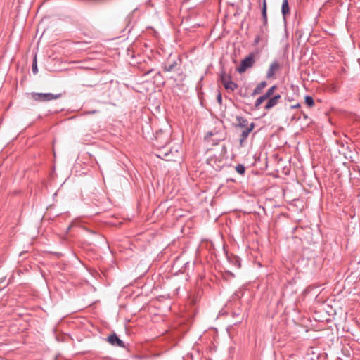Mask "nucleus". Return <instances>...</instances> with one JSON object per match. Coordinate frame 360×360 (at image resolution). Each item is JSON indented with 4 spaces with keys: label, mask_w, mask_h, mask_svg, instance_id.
<instances>
[{
    "label": "nucleus",
    "mask_w": 360,
    "mask_h": 360,
    "mask_svg": "<svg viewBox=\"0 0 360 360\" xmlns=\"http://www.w3.org/2000/svg\"><path fill=\"white\" fill-rule=\"evenodd\" d=\"M181 64V58L179 56L172 58L169 56L163 64V69L166 72L176 71L179 69Z\"/></svg>",
    "instance_id": "1"
},
{
    "label": "nucleus",
    "mask_w": 360,
    "mask_h": 360,
    "mask_svg": "<svg viewBox=\"0 0 360 360\" xmlns=\"http://www.w3.org/2000/svg\"><path fill=\"white\" fill-rule=\"evenodd\" d=\"M32 98L39 102L50 101L61 97V94H53L51 93H35L31 94Z\"/></svg>",
    "instance_id": "2"
},
{
    "label": "nucleus",
    "mask_w": 360,
    "mask_h": 360,
    "mask_svg": "<svg viewBox=\"0 0 360 360\" xmlns=\"http://www.w3.org/2000/svg\"><path fill=\"white\" fill-rule=\"evenodd\" d=\"M255 62V55L253 53H250L247 57L241 60L240 65L236 68V70L239 73H243L247 69L252 67Z\"/></svg>",
    "instance_id": "3"
},
{
    "label": "nucleus",
    "mask_w": 360,
    "mask_h": 360,
    "mask_svg": "<svg viewBox=\"0 0 360 360\" xmlns=\"http://www.w3.org/2000/svg\"><path fill=\"white\" fill-rule=\"evenodd\" d=\"M266 10H267L266 1L262 0V17L263 25L260 27V31L263 32H264V30L268 31Z\"/></svg>",
    "instance_id": "4"
},
{
    "label": "nucleus",
    "mask_w": 360,
    "mask_h": 360,
    "mask_svg": "<svg viewBox=\"0 0 360 360\" xmlns=\"http://www.w3.org/2000/svg\"><path fill=\"white\" fill-rule=\"evenodd\" d=\"M267 32L266 30H264V32L260 31V33L255 37L253 44L257 46L261 42L263 46H265L268 41Z\"/></svg>",
    "instance_id": "5"
},
{
    "label": "nucleus",
    "mask_w": 360,
    "mask_h": 360,
    "mask_svg": "<svg viewBox=\"0 0 360 360\" xmlns=\"http://www.w3.org/2000/svg\"><path fill=\"white\" fill-rule=\"evenodd\" d=\"M255 126V123L252 122L250 124L248 127H247L246 129H244V130L242 131L240 136V140H239L240 146H243V142L246 141L250 133L254 129Z\"/></svg>",
    "instance_id": "6"
},
{
    "label": "nucleus",
    "mask_w": 360,
    "mask_h": 360,
    "mask_svg": "<svg viewBox=\"0 0 360 360\" xmlns=\"http://www.w3.org/2000/svg\"><path fill=\"white\" fill-rule=\"evenodd\" d=\"M108 341L112 346H117L122 348L125 347L124 342L120 340L115 333L109 335L108 338Z\"/></svg>",
    "instance_id": "7"
},
{
    "label": "nucleus",
    "mask_w": 360,
    "mask_h": 360,
    "mask_svg": "<svg viewBox=\"0 0 360 360\" xmlns=\"http://www.w3.org/2000/svg\"><path fill=\"white\" fill-rule=\"evenodd\" d=\"M280 68V65L278 61L274 60L272 62L267 70L266 72V78H271L276 73L277 70Z\"/></svg>",
    "instance_id": "8"
},
{
    "label": "nucleus",
    "mask_w": 360,
    "mask_h": 360,
    "mask_svg": "<svg viewBox=\"0 0 360 360\" xmlns=\"http://www.w3.org/2000/svg\"><path fill=\"white\" fill-rule=\"evenodd\" d=\"M281 98V95L278 94L273 97L269 98L268 101L266 103L264 108L265 110H270L274 107L278 102V100Z\"/></svg>",
    "instance_id": "9"
},
{
    "label": "nucleus",
    "mask_w": 360,
    "mask_h": 360,
    "mask_svg": "<svg viewBox=\"0 0 360 360\" xmlns=\"http://www.w3.org/2000/svg\"><path fill=\"white\" fill-rule=\"evenodd\" d=\"M236 120L237 122L236 127L243 129H246L250 125L246 118L242 116H236Z\"/></svg>",
    "instance_id": "10"
},
{
    "label": "nucleus",
    "mask_w": 360,
    "mask_h": 360,
    "mask_svg": "<svg viewBox=\"0 0 360 360\" xmlns=\"http://www.w3.org/2000/svg\"><path fill=\"white\" fill-rule=\"evenodd\" d=\"M267 83L265 81H262L260 83H259L254 91L252 93V96H254L255 95L259 94L262 93L263 89L266 86Z\"/></svg>",
    "instance_id": "11"
},
{
    "label": "nucleus",
    "mask_w": 360,
    "mask_h": 360,
    "mask_svg": "<svg viewBox=\"0 0 360 360\" xmlns=\"http://www.w3.org/2000/svg\"><path fill=\"white\" fill-rule=\"evenodd\" d=\"M281 13L283 15V18H285L286 15L290 14L288 0H283L281 6Z\"/></svg>",
    "instance_id": "12"
},
{
    "label": "nucleus",
    "mask_w": 360,
    "mask_h": 360,
    "mask_svg": "<svg viewBox=\"0 0 360 360\" xmlns=\"http://www.w3.org/2000/svg\"><path fill=\"white\" fill-rule=\"evenodd\" d=\"M231 80V76L229 74H226L224 70H222L220 74V81L222 84L224 86V84L227 82H230Z\"/></svg>",
    "instance_id": "13"
},
{
    "label": "nucleus",
    "mask_w": 360,
    "mask_h": 360,
    "mask_svg": "<svg viewBox=\"0 0 360 360\" xmlns=\"http://www.w3.org/2000/svg\"><path fill=\"white\" fill-rule=\"evenodd\" d=\"M224 86L226 90L234 91L238 86L237 84L231 80L230 82H226Z\"/></svg>",
    "instance_id": "14"
},
{
    "label": "nucleus",
    "mask_w": 360,
    "mask_h": 360,
    "mask_svg": "<svg viewBox=\"0 0 360 360\" xmlns=\"http://www.w3.org/2000/svg\"><path fill=\"white\" fill-rule=\"evenodd\" d=\"M266 99H268L264 94L260 96L255 101V107L258 108L259 106Z\"/></svg>",
    "instance_id": "15"
},
{
    "label": "nucleus",
    "mask_w": 360,
    "mask_h": 360,
    "mask_svg": "<svg viewBox=\"0 0 360 360\" xmlns=\"http://www.w3.org/2000/svg\"><path fill=\"white\" fill-rule=\"evenodd\" d=\"M305 103L309 107H312L314 105V98L311 96H306L304 98Z\"/></svg>",
    "instance_id": "16"
},
{
    "label": "nucleus",
    "mask_w": 360,
    "mask_h": 360,
    "mask_svg": "<svg viewBox=\"0 0 360 360\" xmlns=\"http://www.w3.org/2000/svg\"><path fill=\"white\" fill-rule=\"evenodd\" d=\"M236 170L237 171V172L241 175L244 174L245 172V167H244L243 165L242 164H238L236 165Z\"/></svg>",
    "instance_id": "17"
},
{
    "label": "nucleus",
    "mask_w": 360,
    "mask_h": 360,
    "mask_svg": "<svg viewBox=\"0 0 360 360\" xmlns=\"http://www.w3.org/2000/svg\"><path fill=\"white\" fill-rule=\"evenodd\" d=\"M276 89V86H272L271 88H269L266 92L264 94L267 98H271V96L274 94V90Z\"/></svg>",
    "instance_id": "18"
},
{
    "label": "nucleus",
    "mask_w": 360,
    "mask_h": 360,
    "mask_svg": "<svg viewBox=\"0 0 360 360\" xmlns=\"http://www.w3.org/2000/svg\"><path fill=\"white\" fill-rule=\"evenodd\" d=\"M157 156L160 158H163L167 160H169L171 158L170 153H161L160 154H158Z\"/></svg>",
    "instance_id": "19"
},
{
    "label": "nucleus",
    "mask_w": 360,
    "mask_h": 360,
    "mask_svg": "<svg viewBox=\"0 0 360 360\" xmlns=\"http://www.w3.org/2000/svg\"><path fill=\"white\" fill-rule=\"evenodd\" d=\"M32 70L34 74H37L38 72L36 57L34 58V61L32 63Z\"/></svg>",
    "instance_id": "20"
},
{
    "label": "nucleus",
    "mask_w": 360,
    "mask_h": 360,
    "mask_svg": "<svg viewBox=\"0 0 360 360\" xmlns=\"http://www.w3.org/2000/svg\"><path fill=\"white\" fill-rule=\"evenodd\" d=\"M217 101L221 105L222 103V96L220 92H219L217 95Z\"/></svg>",
    "instance_id": "21"
},
{
    "label": "nucleus",
    "mask_w": 360,
    "mask_h": 360,
    "mask_svg": "<svg viewBox=\"0 0 360 360\" xmlns=\"http://www.w3.org/2000/svg\"><path fill=\"white\" fill-rule=\"evenodd\" d=\"M162 131H157L156 136H155L156 139L159 140V139H162Z\"/></svg>",
    "instance_id": "22"
},
{
    "label": "nucleus",
    "mask_w": 360,
    "mask_h": 360,
    "mask_svg": "<svg viewBox=\"0 0 360 360\" xmlns=\"http://www.w3.org/2000/svg\"><path fill=\"white\" fill-rule=\"evenodd\" d=\"M166 137L165 140L162 143V144L160 146V147H162L166 144H167L168 143V137H167V135H165V136Z\"/></svg>",
    "instance_id": "23"
},
{
    "label": "nucleus",
    "mask_w": 360,
    "mask_h": 360,
    "mask_svg": "<svg viewBox=\"0 0 360 360\" xmlns=\"http://www.w3.org/2000/svg\"><path fill=\"white\" fill-rule=\"evenodd\" d=\"M153 71V68H151V69H150L149 70L146 71V72H145V75H149V74H150V72H152Z\"/></svg>",
    "instance_id": "24"
},
{
    "label": "nucleus",
    "mask_w": 360,
    "mask_h": 360,
    "mask_svg": "<svg viewBox=\"0 0 360 360\" xmlns=\"http://www.w3.org/2000/svg\"><path fill=\"white\" fill-rule=\"evenodd\" d=\"M6 277H2L0 278V285L4 282Z\"/></svg>",
    "instance_id": "25"
},
{
    "label": "nucleus",
    "mask_w": 360,
    "mask_h": 360,
    "mask_svg": "<svg viewBox=\"0 0 360 360\" xmlns=\"http://www.w3.org/2000/svg\"><path fill=\"white\" fill-rule=\"evenodd\" d=\"M300 103H297L296 105H292L291 108H296L300 107Z\"/></svg>",
    "instance_id": "26"
},
{
    "label": "nucleus",
    "mask_w": 360,
    "mask_h": 360,
    "mask_svg": "<svg viewBox=\"0 0 360 360\" xmlns=\"http://www.w3.org/2000/svg\"><path fill=\"white\" fill-rule=\"evenodd\" d=\"M97 112V110H92V111H90L89 112H87L88 114H94V113H96Z\"/></svg>",
    "instance_id": "27"
},
{
    "label": "nucleus",
    "mask_w": 360,
    "mask_h": 360,
    "mask_svg": "<svg viewBox=\"0 0 360 360\" xmlns=\"http://www.w3.org/2000/svg\"><path fill=\"white\" fill-rule=\"evenodd\" d=\"M212 134L211 132H210V133L207 134V136H212Z\"/></svg>",
    "instance_id": "28"
},
{
    "label": "nucleus",
    "mask_w": 360,
    "mask_h": 360,
    "mask_svg": "<svg viewBox=\"0 0 360 360\" xmlns=\"http://www.w3.org/2000/svg\"><path fill=\"white\" fill-rule=\"evenodd\" d=\"M91 233L93 234H96V232H94V231H91Z\"/></svg>",
    "instance_id": "29"
}]
</instances>
